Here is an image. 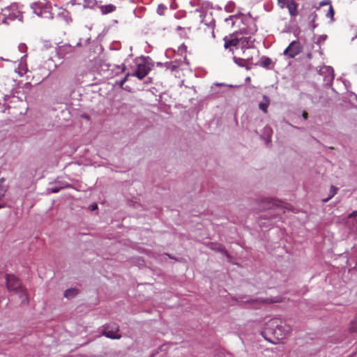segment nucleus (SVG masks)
<instances>
[{
    "label": "nucleus",
    "instance_id": "1",
    "mask_svg": "<svg viewBox=\"0 0 357 357\" xmlns=\"http://www.w3.org/2000/svg\"><path fill=\"white\" fill-rule=\"evenodd\" d=\"M290 326L278 318H273L266 323L262 335H272L278 340L284 339L290 332Z\"/></svg>",
    "mask_w": 357,
    "mask_h": 357
},
{
    "label": "nucleus",
    "instance_id": "2",
    "mask_svg": "<svg viewBox=\"0 0 357 357\" xmlns=\"http://www.w3.org/2000/svg\"><path fill=\"white\" fill-rule=\"evenodd\" d=\"M224 46L226 49L230 48V50L232 52L234 51V49H231V47H234L236 50L241 49L244 56L243 59L247 61H251L252 59V56L246 55L245 51V50L250 49V45L252 43L250 37H239L238 34H236L235 36H231L229 38L225 37L224 38Z\"/></svg>",
    "mask_w": 357,
    "mask_h": 357
},
{
    "label": "nucleus",
    "instance_id": "3",
    "mask_svg": "<svg viewBox=\"0 0 357 357\" xmlns=\"http://www.w3.org/2000/svg\"><path fill=\"white\" fill-rule=\"evenodd\" d=\"M6 286L9 291H13L19 294L22 303H28V294L22 287L21 282L18 278L13 275L7 274Z\"/></svg>",
    "mask_w": 357,
    "mask_h": 357
},
{
    "label": "nucleus",
    "instance_id": "4",
    "mask_svg": "<svg viewBox=\"0 0 357 357\" xmlns=\"http://www.w3.org/2000/svg\"><path fill=\"white\" fill-rule=\"evenodd\" d=\"M303 47L298 40H294L284 50L283 54L289 59H294L303 52Z\"/></svg>",
    "mask_w": 357,
    "mask_h": 357
},
{
    "label": "nucleus",
    "instance_id": "5",
    "mask_svg": "<svg viewBox=\"0 0 357 357\" xmlns=\"http://www.w3.org/2000/svg\"><path fill=\"white\" fill-rule=\"evenodd\" d=\"M32 8L34 13L42 17H50V7L44 3L38 2L33 4Z\"/></svg>",
    "mask_w": 357,
    "mask_h": 357
},
{
    "label": "nucleus",
    "instance_id": "6",
    "mask_svg": "<svg viewBox=\"0 0 357 357\" xmlns=\"http://www.w3.org/2000/svg\"><path fill=\"white\" fill-rule=\"evenodd\" d=\"M151 68L145 63H139L136 70L131 74V76L136 77L139 79H144L149 73Z\"/></svg>",
    "mask_w": 357,
    "mask_h": 357
},
{
    "label": "nucleus",
    "instance_id": "7",
    "mask_svg": "<svg viewBox=\"0 0 357 357\" xmlns=\"http://www.w3.org/2000/svg\"><path fill=\"white\" fill-rule=\"evenodd\" d=\"M261 204L262 209L266 210L271 209L274 206L278 207L280 205V202L278 200L267 198L262 200Z\"/></svg>",
    "mask_w": 357,
    "mask_h": 357
},
{
    "label": "nucleus",
    "instance_id": "8",
    "mask_svg": "<svg viewBox=\"0 0 357 357\" xmlns=\"http://www.w3.org/2000/svg\"><path fill=\"white\" fill-rule=\"evenodd\" d=\"M100 13L102 15H107L109 13H113L116 10V7L113 4H107V5H101L98 6Z\"/></svg>",
    "mask_w": 357,
    "mask_h": 357
},
{
    "label": "nucleus",
    "instance_id": "9",
    "mask_svg": "<svg viewBox=\"0 0 357 357\" xmlns=\"http://www.w3.org/2000/svg\"><path fill=\"white\" fill-rule=\"evenodd\" d=\"M289 13L291 16L298 15V4L294 1H291L287 4Z\"/></svg>",
    "mask_w": 357,
    "mask_h": 357
},
{
    "label": "nucleus",
    "instance_id": "10",
    "mask_svg": "<svg viewBox=\"0 0 357 357\" xmlns=\"http://www.w3.org/2000/svg\"><path fill=\"white\" fill-rule=\"evenodd\" d=\"M270 105V99L268 96H263V101L259 104V108L265 114L268 112V107Z\"/></svg>",
    "mask_w": 357,
    "mask_h": 357
},
{
    "label": "nucleus",
    "instance_id": "11",
    "mask_svg": "<svg viewBox=\"0 0 357 357\" xmlns=\"http://www.w3.org/2000/svg\"><path fill=\"white\" fill-rule=\"evenodd\" d=\"M102 334L110 339H120L121 335L116 333V331H111L109 328H105Z\"/></svg>",
    "mask_w": 357,
    "mask_h": 357
},
{
    "label": "nucleus",
    "instance_id": "12",
    "mask_svg": "<svg viewBox=\"0 0 357 357\" xmlns=\"http://www.w3.org/2000/svg\"><path fill=\"white\" fill-rule=\"evenodd\" d=\"M251 302L255 303H278L280 302L279 299H273V298H266V299H256L253 300Z\"/></svg>",
    "mask_w": 357,
    "mask_h": 357
},
{
    "label": "nucleus",
    "instance_id": "13",
    "mask_svg": "<svg viewBox=\"0 0 357 357\" xmlns=\"http://www.w3.org/2000/svg\"><path fill=\"white\" fill-rule=\"evenodd\" d=\"M337 190L338 189L336 187H335L334 185H331L328 197L326 199H324L323 202H327L328 200H330L333 197H334L336 195V193L337 192Z\"/></svg>",
    "mask_w": 357,
    "mask_h": 357
},
{
    "label": "nucleus",
    "instance_id": "14",
    "mask_svg": "<svg viewBox=\"0 0 357 357\" xmlns=\"http://www.w3.org/2000/svg\"><path fill=\"white\" fill-rule=\"evenodd\" d=\"M349 331L351 333H357V315L350 323Z\"/></svg>",
    "mask_w": 357,
    "mask_h": 357
},
{
    "label": "nucleus",
    "instance_id": "15",
    "mask_svg": "<svg viewBox=\"0 0 357 357\" xmlns=\"http://www.w3.org/2000/svg\"><path fill=\"white\" fill-rule=\"evenodd\" d=\"M77 294V291L75 289H69L66 290L64 292V296L67 298L73 297Z\"/></svg>",
    "mask_w": 357,
    "mask_h": 357
},
{
    "label": "nucleus",
    "instance_id": "16",
    "mask_svg": "<svg viewBox=\"0 0 357 357\" xmlns=\"http://www.w3.org/2000/svg\"><path fill=\"white\" fill-rule=\"evenodd\" d=\"M334 9L332 6L331 4L329 5V7H328V13H326V16L329 18H331V20L333 19V16H334Z\"/></svg>",
    "mask_w": 357,
    "mask_h": 357
},
{
    "label": "nucleus",
    "instance_id": "17",
    "mask_svg": "<svg viewBox=\"0 0 357 357\" xmlns=\"http://www.w3.org/2000/svg\"><path fill=\"white\" fill-rule=\"evenodd\" d=\"M131 75L130 73H126L125 77L121 80L119 86L123 89L124 84L128 81V77Z\"/></svg>",
    "mask_w": 357,
    "mask_h": 357
},
{
    "label": "nucleus",
    "instance_id": "18",
    "mask_svg": "<svg viewBox=\"0 0 357 357\" xmlns=\"http://www.w3.org/2000/svg\"><path fill=\"white\" fill-rule=\"evenodd\" d=\"M107 328H109L111 331H114L116 332L119 331V326L115 323H112V324H109L107 326Z\"/></svg>",
    "mask_w": 357,
    "mask_h": 357
},
{
    "label": "nucleus",
    "instance_id": "19",
    "mask_svg": "<svg viewBox=\"0 0 357 357\" xmlns=\"http://www.w3.org/2000/svg\"><path fill=\"white\" fill-rule=\"evenodd\" d=\"M272 63V61L270 58L266 57L262 61V64L264 67H268Z\"/></svg>",
    "mask_w": 357,
    "mask_h": 357
},
{
    "label": "nucleus",
    "instance_id": "20",
    "mask_svg": "<svg viewBox=\"0 0 357 357\" xmlns=\"http://www.w3.org/2000/svg\"><path fill=\"white\" fill-rule=\"evenodd\" d=\"M6 190L3 186H0V200L4 196ZM3 205H0V208H3Z\"/></svg>",
    "mask_w": 357,
    "mask_h": 357
},
{
    "label": "nucleus",
    "instance_id": "21",
    "mask_svg": "<svg viewBox=\"0 0 357 357\" xmlns=\"http://www.w3.org/2000/svg\"><path fill=\"white\" fill-rule=\"evenodd\" d=\"M288 0H278V4L281 8H283L286 4H287Z\"/></svg>",
    "mask_w": 357,
    "mask_h": 357
},
{
    "label": "nucleus",
    "instance_id": "22",
    "mask_svg": "<svg viewBox=\"0 0 357 357\" xmlns=\"http://www.w3.org/2000/svg\"><path fill=\"white\" fill-rule=\"evenodd\" d=\"M356 216H357V211H354L352 213H351L350 214H349L348 218H354Z\"/></svg>",
    "mask_w": 357,
    "mask_h": 357
},
{
    "label": "nucleus",
    "instance_id": "23",
    "mask_svg": "<svg viewBox=\"0 0 357 357\" xmlns=\"http://www.w3.org/2000/svg\"><path fill=\"white\" fill-rule=\"evenodd\" d=\"M302 117L303 118V119H304V120H306V119H307V117H308V114H307V112H305V111H303V112H302Z\"/></svg>",
    "mask_w": 357,
    "mask_h": 357
},
{
    "label": "nucleus",
    "instance_id": "24",
    "mask_svg": "<svg viewBox=\"0 0 357 357\" xmlns=\"http://www.w3.org/2000/svg\"><path fill=\"white\" fill-rule=\"evenodd\" d=\"M98 208V205L96 204H93L90 206L91 211H95Z\"/></svg>",
    "mask_w": 357,
    "mask_h": 357
},
{
    "label": "nucleus",
    "instance_id": "25",
    "mask_svg": "<svg viewBox=\"0 0 357 357\" xmlns=\"http://www.w3.org/2000/svg\"><path fill=\"white\" fill-rule=\"evenodd\" d=\"M4 23V16L0 12V25Z\"/></svg>",
    "mask_w": 357,
    "mask_h": 357
},
{
    "label": "nucleus",
    "instance_id": "26",
    "mask_svg": "<svg viewBox=\"0 0 357 357\" xmlns=\"http://www.w3.org/2000/svg\"><path fill=\"white\" fill-rule=\"evenodd\" d=\"M59 188H52V189H51V192H54V193H56V192H59Z\"/></svg>",
    "mask_w": 357,
    "mask_h": 357
},
{
    "label": "nucleus",
    "instance_id": "27",
    "mask_svg": "<svg viewBox=\"0 0 357 357\" xmlns=\"http://www.w3.org/2000/svg\"><path fill=\"white\" fill-rule=\"evenodd\" d=\"M121 72H124V71L126 70V67L125 64H122V65H121Z\"/></svg>",
    "mask_w": 357,
    "mask_h": 357
},
{
    "label": "nucleus",
    "instance_id": "28",
    "mask_svg": "<svg viewBox=\"0 0 357 357\" xmlns=\"http://www.w3.org/2000/svg\"><path fill=\"white\" fill-rule=\"evenodd\" d=\"M310 17H312V21H314V19H315V17H316V14H315L314 13H313L310 15Z\"/></svg>",
    "mask_w": 357,
    "mask_h": 357
},
{
    "label": "nucleus",
    "instance_id": "29",
    "mask_svg": "<svg viewBox=\"0 0 357 357\" xmlns=\"http://www.w3.org/2000/svg\"><path fill=\"white\" fill-rule=\"evenodd\" d=\"M220 251L225 253L227 256H229L227 252L225 250V248H221Z\"/></svg>",
    "mask_w": 357,
    "mask_h": 357
}]
</instances>
